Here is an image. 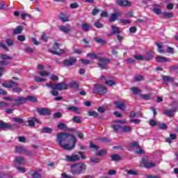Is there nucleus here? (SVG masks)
Masks as SVG:
<instances>
[{
	"mask_svg": "<svg viewBox=\"0 0 178 178\" xmlns=\"http://www.w3.org/2000/svg\"><path fill=\"white\" fill-rule=\"evenodd\" d=\"M131 91H132V92H133V94H134V95H137L140 94V92H141V90L136 87L131 88Z\"/></svg>",
	"mask_w": 178,
	"mask_h": 178,
	"instance_id": "37998d69",
	"label": "nucleus"
},
{
	"mask_svg": "<svg viewBox=\"0 0 178 178\" xmlns=\"http://www.w3.org/2000/svg\"><path fill=\"white\" fill-rule=\"evenodd\" d=\"M94 26L96 27V29H102V27H104V24L100 22H95L94 23Z\"/></svg>",
	"mask_w": 178,
	"mask_h": 178,
	"instance_id": "bf43d9fd",
	"label": "nucleus"
},
{
	"mask_svg": "<svg viewBox=\"0 0 178 178\" xmlns=\"http://www.w3.org/2000/svg\"><path fill=\"white\" fill-rule=\"evenodd\" d=\"M106 87L103 85L95 84L93 86V94H101V95H104L106 94Z\"/></svg>",
	"mask_w": 178,
	"mask_h": 178,
	"instance_id": "423d86ee",
	"label": "nucleus"
},
{
	"mask_svg": "<svg viewBox=\"0 0 178 178\" xmlns=\"http://www.w3.org/2000/svg\"><path fill=\"white\" fill-rule=\"evenodd\" d=\"M15 162L16 163H18V165H26L24 163V158L22 156L15 157Z\"/></svg>",
	"mask_w": 178,
	"mask_h": 178,
	"instance_id": "a878e982",
	"label": "nucleus"
},
{
	"mask_svg": "<svg viewBox=\"0 0 178 178\" xmlns=\"http://www.w3.org/2000/svg\"><path fill=\"white\" fill-rule=\"evenodd\" d=\"M88 116H92V118H98L99 114L97 111H88Z\"/></svg>",
	"mask_w": 178,
	"mask_h": 178,
	"instance_id": "72a5a7b5",
	"label": "nucleus"
},
{
	"mask_svg": "<svg viewBox=\"0 0 178 178\" xmlns=\"http://www.w3.org/2000/svg\"><path fill=\"white\" fill-rule=\"evenodd\" d=\"M113 130L114 131L115 133H119V130H122V126L118 125V124H114L112 127Z\"/></svg>",
	"mask_w": 178,
	"mask_h": 178,
	"instance_id": "c03bdc74",
	"label": "nucleus"
},
{
	"mask_svg": "<svg viewBox=\"0 0 178 178\" xmlns=\"http://www.w3.org/2000/svg\"><path fill=\"white\" fill-rule=\"evenodd\" d=\"M59 48H60L59 43L55 42L52 47L54 50L50 51L51 54H52L53 55H57L58 56L62 55V54H65V50Z\"/></svg>",
	"mask_w": 178,
	"mask_h": 178,
	"instance_id": "0eeeda50",
	"label": "nucleus"
},
{
	"mask_svg": "<svg viewBox=\"0 0 178 178\" xmlns=\"http://www.w3.org/2000/svg\"><path fill=\"white\" fill-rule=\"evenodd\" d=\"M98 61L102 62V63H104L106 65L108 63H111V60H109V58H108L99 57Z\"/></svg>",
	"mask_w": 178,
	"mask_h": 178,
	"instance_id": "c756f323",
	"label": "nucleus"
},
{
	"mask_svg": "<svg viewBox=\"0 0 178 178\" xmlns=\"http://www.w3.org/2000/svg\"><path fill=\"white\" fill-rule=\"evenodd\" d=\"M13 39H7L6 40V44L8 46V47H12V45H13Z\"/></svg>",
	"mask_w": 178,
	"mask_h": 178,
	"instance_id": "338daca9",
	"label": "nucleus"
},
{
	"mask_svg": "<svg viewBox=\"0 0 178 178\" xmlns=\"http://www.w3.org/2000/svg\"><path fill=\"white\" fill-rule=\"evenodd\" d=\"M32 178H42V176L41 174L38 173L37 171H35L34 173L31 175Z\"/></svg>",
	"mask_w": 178,
	"mask_h": 178,
	"instance_id": "69168bd1",
	"label": "nucleus"
},
{
	"mask_svg": "<svg viewBox=\"0 0 178 178\" xmlns=\"http://www.w3.org/2000/svg\"><path fill=\"white\" fill-rule=\"evenodd\" d=\"M58 129L60 130H67V125L65 123H60L58 125Z\"/></svg>",
	"mask_w": 178,
	"mask_h": 178,
	"instance_id": "3c124183",
	"label": "nucleus"
},
{
	"mask_svg": "<svg viewBox=\"0 0 178 178\" xmlns=\"http://www.w3.org/2000/svg\"><path fill=\"white\" fill-rule=\"evenodd\" d=\"M39 74H40V76H42V77H47V76H49V72H48L47 71H40Z\"/></svg>",
	"mask_w": 178,
	"mask_h": 178,
	"instance_id": "680f3d73",
	"label": "nucleus"
},
{
	"mask_svg": "<svg viewBox=\"0 0 178 178\" xmlns=\"http://www.w3.org/2000/svg\"><path fill=\"white\" fill-rule=\"evenodd\" d=\"M156 45L158 47L157 51L159 54H165V50H163V44L162 43L159 44L156 42Z\"/></svg>",
	"mask_w": 178,
	"mask_h": 178,
	"instance_id": "bb28decb",
	"label": "nucleus"
},
{
	"mask_svg": "<svg viewBox=\"0 0 178 178\" xmlns=\"http://www.w3.org/2000/svg\"><path fill=\"white\" fill-rule=\"evenodd\" d=\"M163 81H175V78L164 75L163 76Z\"/></svg>",
	"mask_w": 178,
	"mask_h": 178,
	"instance_id": "49530a36",
	"label": "nucleus"
},
{
	"mask_svg": "<svg viewBox=\"0 0 178 178\" xmlns=\"http://www.w3.org/2000/svg\"><path fill=\"white\" fill-rule=\"evenodd\" d=\"M144 60L145 62H148V60H151V59L154 58V56H152V53L151 51H147L144 56Z\"/></svg>",
	"mask_w": 178,
	"mask_h": 178,
	"instance_id": "412c9836",
	"label": "nucleus"
},
{
	"mask_svg": "<svg viewBox=\"0 0 178 178\" xmlns=\"http://www.w3.org/2000/svg\"><path fill=\"white\" fill-rule=\"evenodd\" d=\"M80 159L82 161L87 159V156H86V155H84V154H83L81 152H78V154L65 156L66 162H79Z\"/></svg>",
	"mask_w": 178,
	"mask_h": 178,
	"instance_id": "7ed1b4c3",
	"label": "nucleus"
},
{
	"mask_svg": "<svg viewBox=\"0 0 178 178\" xmlns=\"http://www.w3.org/2000/svg\"><path fill=\"white\" fill-rule=\"evenodd\" d=\"M94 40L95 41V42H97V44H102V45H105V44H106V40H104L99 37L95 38Z\"/></svg>",
	"mask_w": 178,
	"mask_h": 178,
	"instance_id": "7c9ffc66",
	"label": "nucleus"
},
{
	"mask_svg": "<svg viewBox=\"0 0 178 178\" xmlns=\"http://www.w3.org/2000/svg\"><path fill=\"white\" fill-rule=\"evenodd\" d=\"M58 19L65 23L66 22H69V17L66 16L64 13H60L58 16Z\"/></svg>",
	"mask_w": 178,
	"mask_h": 178,
	"instance_id": "393cba45",
	"label": "nucleus"
},
{
	"mask_svg": "<svg viewBox=\"0 0 178 178\" xmlns=\"http://www.w3.org/2000/svg\"><path fill=\"white\" fill-rule=\"evenodd\" d=\"M24 29L22 26H17L13 32V35H17V34H22Z\"/></svg>",
	"mask_w": 178,
	"mask_h": 178,
	"instance_id": "a211bd4d",
	"label": "nucleus"
},
{
	"mask_svg": "<svg viewBox=\"0 0 178 178\" xmlns=\"http://www.w3.org/2000/svg\"><path fill=\"white\" fill-rule=\"evenodd\" d=\"M76 62H77V58H76V57H70L69 59L63 60V65L65 67H69L73 66Z\"/></svg>",
	"mask_w": 178,
	"mask_h": 178,
	"instance_id": "1a4fd4ad",
	"label": "nucleus"
},
{
	"mask_svg": "<svg viewBox=\"0 0 178 178\" xmlns=\"http://www.w3.org/2000/svg\"><path fill=\"white\" fill-rule=\"evenodd\" d=\"M98 67H101L102 70H108V66L105 63H98Z\"/></svg>",
	"mask_w": 178,
	"mask_h": 178,
	"instance_id": "052dcab7",
	"label": "nucleus"
},
{
	"mask_svg": "<svg viewBox=\"0 0 178 178\" xmlns=\"http://www.w3.org/2000/svg\"><path fill=\"white\" fill-rule=\"evenodd\" d=\"M47 87H50L52 90H56L57 91H63L67 90L69 86L65 82H60L58 83L53 84L51 83H47Z\"/></svg>",
	"mask_w": 178,
	"mask_h": 178,
	"instance_id": "20e7f679",
	"label": "nucleus"
},
{
	"mask_svg": "<svg viewBox=\"0 0 178 178\" xmlns=\"http://www.w3.org/2000/svg\"><path fill=\"white\" fill-rule=\"evenodd\" d=\"M146 163H148V157H143L140 164V168H145Z\"/></svg>",
	"mask_w": 178,
	"mask_h": 178,
	"instance_id": "a19ab883",
	"label": "nucleus"
},
{
	"mask_svg": "<svg viewBox=\"0 0 178 178\" xmlns=\"http://www.w3.org/2000/svg\"><path fill=\"white\" fill-rule=\"evenodd\" d=\"M69 86L71 88H73L74 90H75V91H77L80 87V85L77 83V82L76 81H72V82H70Z\"/></svg>",
	"mask_w": 178,
	"mask_h": 178,
	"instance_id": "4be33fe9",
	"label": "nucleus"
},
{
	"mask_svg": "<svg viewBox=\"0 0 178 178\" xmlns=\"http://www.w3.org/2000/svg\"><path fill=\"white\" fill-rule=\"evenodd\" d=\"M111 27V35L120 34V28L115 25H112Z\"/></svg>",
	"mask_w": 178,
	"mask_h": 178,
	"instance_id": "f3484780",
	"label": "nucleus"
},
{
	"mask_svg": "<svg viewBox=\"0 0 178 178\" xmlns=\"http://www.w3.org/2000/svg\"><path fill=\"white\" fill-rule=\"evenodd\" d=\"M59 30H60V31H63V33H65V34L70 33V29L65 26H60Z\"/></svg>",
	"mask_w": 178,
	"mask_h": 178,
	"instance_id": "79ce46f5",
	"label": "nucleus"
},
{
	"mask_svg": "<svg viewBox=\"0 0 178 178\" xmlns=\"http://www.w3.org/2000/svg\"><path fill=\"white\" fill-rule=\"evenodd\" d=\"M15 104H13V106H20V105H23V104H26L27 102L26 97H18L17 99H14Z\"/></svg>",
	"mask_w": 178,
	"mask_h": 178,
	"instance_id": "9d476101",
	"label": "nucleus"
},
{
	"mask_svg": "<svg viewBox=\"0 0 178 178\" xmlns=\"http://www.w3.org/2000/svg\"><path fill=\"white\" fill-rule=\"evenodd\" d=\"M145 80L144 76H141V75H138V76H135L133 78V81L134 82H137V81H143Z\"/></svg>",
	"mask_w": 178,
	"mask_h": 178,
	"instance_id": "4c0bfd02",
	"label": "nucleus"
},
{
	"mask_svg": "<svg viewBox=\"0 0 178 178\" xmlns=\"http://www.w3.org/2000/svg\"><path fill=\"white\" fill-rule=\"evenodd\" d=\"M26 101H30L31 102H38V99H37V97L35 96H27L26 97Z\"/></svg>",
	"mask_w": 178,
	"mask_h": 178,
	"instance_id": "58836bf2",
	"label": "nucleus"
},
{
	"mask_svg": "<svg viewBox=\"0 0 178 178\" xmlns=\"http://www.w3.org/2000/svg\"><path fill=\"white\" fill-rule=\"evenodd\" d=\"M156 60L160 63H162L163 62H170V58L163 57L162 56H158L157 57H156Z\"/></svg>",
	"mask_w": 178,
	"mask_h": 178,
	"instance_id": "6ab92c4d",
	"label": "nucleus"
},
{
	"mask_svg": "<svg viewBox=\"0 0 178 178\" xmlns=\"http://www.w3.org/2000/svg\"><path fill=\"white\" fill-rule=\"evenodd\" d=\"M91 13L92 16H97L98 13H99V8L95 7V8L92 9Z\"/></svg>",
	"mask_w": 178,
	"mask_h": 178,
	"instance_id": "13d9d810",
	"label": "nucleus"
},
{
	"mask_svg": "<svg viewBox=\"0 0 178 178\" xmlns=\"http://www.w3.org/2000/svg\"><path fill=\"white\" fill-rule=\"evenodd\" d=\"M111 161L118 162L119 161H122V157L119 154H113L111 155Z\"/></svg>",
	"mask_w": 178,
	"mask_h": 178,
	"instance_id": "e433bc0d",
	"label": "nucleus"
},
{
	"mask_svg": "<svg viewBox=\"0 0 178 178\" xmlns=\"http://www.w3.org/2000/svg\"><path fill=\"white\" fill-rule=\"evenodd\" d=\"M1 59L3 60H12L13 58L10 56L6 54H1Z\"/></svg>",
	"mask_w": 178,
	"mask_h": 178,
	"instance_id": "a18cd8bd",
	"label": "nucleus"
},
{
	"mask_svg": "<svg viewBox=\"0 0 178 178\" xmlns=\"http://www.w3.org/2000/svg\"><path fill=\"white\" fill-rule=\"evenodd\" d=\"M25 149L26 148L23 147H17L15 149V152H17L18 154H23V152H24Z\"/></svg>",
	"mask_w": 178,
	"mask_h": 178,
	"instance_id": "6e6d98bb",
	"label": "nucleus"
},
{
	"mask_svg": "<svg viewBox=\"0 0 178 178\" xmlns=\"http://www.w3.org/2000/svg\"><path fill=\"white\" fill-rule=\"evenodd\" d=\"M2 87L5 88H12V87H19V83L13 81H10L8 83H3Z\"/></svg>",
	"mask_w": 178,
	"mask_h": 178,
	"instance_id": "ddd939ff",
	"label": "nucleus"
},
{
	"mask_svg": "<svg viewBox=\"0 0 178 178\" xmlns=\"http://www.w3.org/2000/svg\"><path fill=\"white\" fill-rule=\"evenodd\" d=\"M89 162L91 163H99L101 162V159L99 158H90Z\"/></svg>",
	"mask_w": 178,
	"mask_h": 178,
	"instance_id": "8fccbe9b",
	"label": "nucleus"
},
{
	"mask_svg": "<svg viewBox=\"0 0 178 178\" xmlns=\"http://www.w3.org/2000/svg\"><path fill=\"white\" fill-rule=\"evenodd\" d=\"M106 154V150L101 149L95 153L96 156H104Z\"/></svg>",
	"mask_w": 178,
	"mask_h": 178,
	"instance_id": "de8ad7c7",
	"label": "nucleus"
},
{
	"mask_svg": "<svg viewBox=\"0 0 178 178\" xmlns=\"http://www.w3.org/2000/svg\"><path fill=\"white\" fill-rule=\"evenodd\" d=\"M152 96V94L149 93V94H142L140 95V98L142 99H144L145 101H149L151 99V97Z\"/></svg>",
	"mask_w": 178,
	"mask_h": 178,
	"instance_id": "cd10ccee",
	"label": "nucleus"
},
{
	"mask_svg": "<svg viewBox=\"0 0 178 178\" xmlns=\"http://www.w3.org/2000/svg\"><path fill=\"white\" fill-rule=\"evenodd\" d=\"M116 5L121 8H126V6H131V1L127 0H117L115 1Z\"/></svg>",
	"mask_w": 178,
	"mask_h": 178,
	"instance_id": "9b49d317",
	"label": "nucleus"
},
{
	"mask_svg": "<svg viewBox=\"0 0 178 178\" xmlns=\"http://www.w3.org/2000/svg\"><path fill=\"white\" fill-rule=\"evenodd\" d=\"M159 129H160V130H168V125L165 123H161L159 124Z\"/></svg>",
	"mask_w": 178,
	"mask_h": 178,
	"instance_id": "e2e57ef3",
	"label": "nucleus"
},
{
	"mask_svg": "<svg viewBox=\"0 0 178 178\" xmlns=\"http://www.w3.org/2000/svg\"><path fill=\"white\" fill-rule=\"evenodd\" d=\"M86 56H88V58L92 60H95V59L98 60V58H99L98 57V55H97V53L95 52L87 54Z\"/></svg>",
	"mask_w": 178,
	"mask_h": 178,
	"instance_id": "2f4dec72",
	"label": "nucleus"
},
{
	"mask_svg": "<svg viewBox=\"0 0 178 178\" xmlns=\"http://www.w3.org/2000/svg\"><path fill=\"white\" fill-rule=\"evenodd\" d=\"M114 104L118 109H120L121 111L126 110V104L124 102H115Z\"/></svg>",
	"mask_w": 178,
	"mask_h": 178,
	"instance_id": "dca6fc26",
	"label": "nucleus"
},
{
	"mask_svg": "<svg viewBox=\"0 0 178 178\" xmlns=\"http://www.w3.org/2000/svg\"><path fill=\"white\" fill-rule=\"evenodd\" d=\"M152 12L157 15H162V9H161V4L153 5Z\"/></svg>",
	"mask_w": 178,
	"mask_h": 178,
	"instance_id": "4468645a",
	"label": "nucleus"
},
{
	"mask_svg": "<svg viewBox=\"0 0 178 178\" xmlns=\"http://www.w3.org/2000/svg\"><path fill=\"white\" fill-rule=\"evenodd\" d=\"M87 170V165L83 162H78L70 165V172L74 176L84 175Z\"/></svg>",
	"mask_w": 178,
	"mask_h": 178,
	"instance_id": "f03ea898",
	"label": "nucleus"
},
{
	"mask_svg": "<svg viewBox=\"0 0 178 178\" xmlns=\"http://www.w3.org/2000/svg\"><path fill=\"white\" fill-rule=\"evenodd\" d=\"M115 81L113 80H107L105 81V84H106V86H108V87H112V86H115Z\"/></svg>",
	"mask_w": 178,
	"mask_h": 178,
	"instance_id": "4d7b16f0",
	"label": "nucleus"
},
{
	"mask_svg": "<svg viewBox=\"0 0 178 178\" xmlns=\"http://www.w3.org/2000/svg\"><path fill=\"white\" fill-rule=\"evenodd\" d=\"M118 17H117L116 14L113 13L111 15L109 19H108V22L110 23H113V22H116V20H118Z\"/></svg>",
	"mask_w": 178,
	"mask_h": 178,
	"instance_id": "c9c22d12",
	"label": "nucleus"
},
{
	"mask_svg": "<svg viewBox=\"0 0 178 178\" xmlns=\"http://www.w3.org/2000/svg\"><path fill=\"white\" fill-rule=\"evenodd\" d=\"M89 148H90L91 149H92L93 151L95 150V151H98V149H99V146L98 145H95L94 144V143L92 142H90L89 143Z\"/></svg>",
	"mask_w": 178,
	"mask_h": 178,
	"instance_id": "ea45409f",
	"label": "nucleus"
},
{
	"mask_svg": "<svg viewBox=\"0 0 178 178\" xmlns=\"http://www.w3.org/2000/svg\"><path fill=\"white\" fill-rule=\"evenodd\" d=\"M35 122L38 123V124H41V121L35 117H32L31 120H28V124L30 127H34V126H35Z\"/></svg>",
	"mask_w": 178,
	"mask_h": 178,
	"instance_id": "f8f14e48",
	"label": "nucleus"
},
{
	"mask_svg": "<svg viewBox=\"0 0 178 178\" xmlns=\"http://www.w3.org/2000/svg\"><path fill=\"white\" fill-rule=\"evenodd\" d=\"M162 16L165 19H171V17H173V13L170 12H163Z\"/></svg>",
	"mask_w": 178,
	"mask_h": 178,
	"instance_id": "f704fd0d",
	"label": "nucleus"
},
{
	"mask_svg": "<svg viewBox=\"0 0 178 178\" xmlns=\"http://www.w3.org/2000/svg\"><path fill=\"white\" fill-rule=\"evenodd\" d=\"M129 147L130 148H137L138 147H140V143H138V142L133 141L130 143Z\"/></svg>",
	"mask_w": 178,
	"mask_h": 178,
	"instance_id": "864d4df0",
	"label": "nucleus"
},
{
	"mask_svg": "<svg viewBox=\"0 0 178 178\" xmlns=\"http://www.w3.org/2000/svg\"><path fill=\"white\" fill-rule=\"evenodd\" d=\"M13 121L15 122V123H21L22 124L26 123V122H24V120L20 118H13Z\"/></svg>",
	"mask_w": 178,
	"mask_h": 178,
	"instance_id": "603ef678",
	"label": "nucleus"
},
{
	"mask_svg": "<svg viewBox=\"0 0 178 178\" xmlns=\"http://www.w3.org/2000/svg\"><path fill=\"white\" fill-rule=\"evenodd\" d=\"M134 59H136V60H144V56L134 55Z\"/></svg>",
	"mask_w": 178,
	"mask_h": 178,
	"instance_id": "774afa93",
	"label": "nucleus"
},
{
	"mask_svg": "<svg viewBox=\"0 0 178 178\" xmlns=\"http://www.w3.org/2000/svg\"><path fill=\"white\" fill-rule=\"evenodd\" d=\"M91 29V24H89L87 22H83L81 24V30L83 31H85V33H87L88 30Z\"/></svg>",
	"mask_w": 178,
	"mask_h": 178,
	"instance_id": "aec40b11",
	"label": "nucleus"
},
{
	"mask_svg": "<svg viewBox=\"0 0 178 178\" xmlns=\"http://www.w3.org/2000/svg\"><path fill=\"white\" fill-rule=\"evenodd\" d=\"M72 122L74 123H77V124H80L81 123V120H80V118L79 116H74L72 118Z\"/></svg>",
	"mask_w": 178,
	"mask_h": 178,
	"instance_id": "5fc2aeb1",
	"label": "nucleus"
},
{
	"mask_svg": "<svg viewBox=\"0 0 178 178\" xmlns=\"http://www.w3.org/2000/svg\"><path fill=\"white\" fill-rule=\"evenodd\" d=\"M137 148L138 150L135 152L136 154H138V155H143V154H145V152L141 149V147L139 146Z\"/></svg>",
	"mask_w": 178,
	"mask_h": 178,
	"instance_id": "0e129e2a",
	"label": "nucleus"
},
{
	"mask_svg": "<svg viewBox=\"0 0 178 178\" xmlns=\"http://www.w3.org/2000/svg\"><path fill=\"white\" fill-rule=\"evenodd\" d=\"M177 138V135L175 134H170V138H167L165 141L169 144H172V140H176Z\"/></svg>",
	"mask_w": 178,
	"mask_h": 178,
	"instance_id": "b1692460",
	"label": "nucleus"
},
{
	"mask_svg": "<svg viewBox=\"0 0 178 178\" xmlns=\"http://www.w3.org/2000/svg\"><path fill=\"white\" fill-rule=\"evenodd\" d=\"M155 166H156V164H155V163L148 162L145 164V168H146V169H149L151 168H155Z\"/></svg>",
	"mask_w": 178,
	"mask_h": 178,
	"instance_id": "09e8293b",
	"label": "nucleus"
},
{
	"mask_svg": "<svg viewBox=\"0 0 178 178\" xmlns=\"http://www.w3.org/2000/svg\"><path fill=\"white\" fill-rule=\"evenodd\" d=\"M121 131H122V133H130V131H131V127L130 126L122 127Z\"/></svg>",
	"mask_w": 178,
	"mask_h": 178,
	"instance_id": "473e14b6",
	"label": "nucleus"
},
{
	"mask_svg": "<svg viewBox=\"0 0 178 178\" xmlns=\"http://www.w3.org/2000/svg\"><path fill=\"white\" fill-rule=\"evenodd\" d=\"M175 112H176V108L164 110L163 115H165V116H168V118H173L175 116Z\"/></svg>",
	"mask_w": 178,
	"mask_h": 178,
	"instance_id": "2eb2a0df",
	"label": "nucleus"
},
{
	"mask_svg": "<svg viewBox=\"0 0 178 178\" xmlns=\"http://www.w3.org/2000/svg\"><path fill=\"white\" fill-rule=\"evenodd\" d=\"M56 142L63 149L72 151L77 144V139L74 135L61 132L57 134Z\"/></svg>",
	"mask_w": 178,
	"mask_h": 178,
	"instance_id": "f257e3e1",
	"label": "nucleus"
},
{
	"mask_svg": "<svg viewBox=\"0 0 178 178\" xmlns=\"http://www.w3.org/2000/svg\"><path fill=\"white\" fill-rule=\"evenodd\" d=\"M54 131V129L49 127H44L42 129L41 132L45 133L46 134H51Z\"/></svg>",
	"mask_w": 178,
	"mask_h": 178,
	"instance_id": "c85d7f7f",
	"label": "nucleus"
},
{
	"mask_svg": "<svg viewBox=\"0 0 178 178\" xmlns=\"http://www.w3.org/2000/svg\"><path fill=\"white\" fill-rule=\"evenodd\" d=\"M68 111L71 112H74V113H76V115H80V111L79 110V107L71 106L68 107Z\"/></svg>",
	"mask_w": 178,
	"mask_h": 178,
	"instance_id": "5701e85b",
	"label": "nucleus"
},
{
	"mask_svg": "<svg viewBox=\"0 0 178 178\" xmlns=\"http://www.w3.org/2000/svg\"><path fill=\"white\" fill-rule=\"evenodd\" d=\"M0 129H6L7 130H16V129H19V124L15 123L10 124L9 122L0 121Z\"/></svg>",
	"mask_w": 178,
	"mask_h": 178,
	"instance_id": "39448f33",
	"label": "nucleus"
},
{
	"mask_svg": "<svg viewBox=\"0 0 178 178\" xmlns=\"http://www.w3.org/2000/svg\"><path fill=\"white\" fill-rule=\"evenodd\" d=\"M36 112L38 113V115H40V116H51L52 111L47 107H43L38 108Z\"/></svg>",
	"mask_w": 178,
	"mask_h": 178,
	"instance_id": "6e6552de",
	"label": "nucleus"
}]
</instances>
